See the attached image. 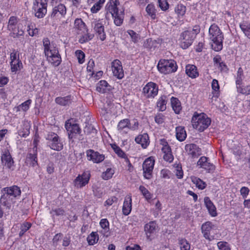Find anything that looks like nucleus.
<instances>
[{"mask_svg":"<svg viewBox=\"0 0 250 250\" xmlns=\"http://www.w3.org/2000/svg\"><path fill=\"white\" fill-rule=\"evenodd\" d=\"M45 56L48 62L54 66H59L62 62V59L58 49L54 44H51L48 38H44L42 41Z\"/></svg>","mask_w":250,"mask_h":250,"instance_id":"obj_1","label":"nucleus"},{"mask_svg":"<svg viewBox=\"0 0 250 250\" xmlns=\"http://www.w3.org/2000/svg\"><path fill=\"white\" fill-rule=\"evenodd\" d=\"M209 39L213 42L212 49L215 51H219L223 48L224 36L223 33L215 24H212L209 28Z\"/></svg>","mask_w":250,"mask_h":250,"instance_id":"obj_2","label":"nucleus"},{"mask_svg":"<svg viewBox=\"0 0 250 250\" xmlns=\"http://www.w3.org/2000/svg\"><path fill=\"white\" fill-rule=\"evenodd\" d=\"M200 31L199 25H196L193 26L192 30H187L182 32L180 38L181 47L186 49L190 46Z\"/></svg>","mask_w":250,"mask_h":250,"instance_id":"obj_3","label":"nucleus"},{"mask_svg":"<svg viewBox=\"0 0 250 250\" xmlns=\"http://www.w3.org/2000/svg\"><path fill=\"white\" fill-rule=\"evenodd\" d=\"M191 122L193 127L200 132L207 129L211 123V119L204 113L194 114Z\"/></svg>","mask_w":250,"mask_h":250,"instance_id":"obj_4","label":"nucleus"},{"mask_svg":"<svg viewBox=\"0 0 250 250\" xmlns=\"http://www.w3.org/2000/svg\"><path fill=\"white\" fill-rule=\"evenodd\" d=\"M157 68L161 73L166 74L175 72L177 69V65L174 60H160Z\"/></svg>","mask_w":250,"mask_h":250,"instance_id":"obj_5","label":"nucleus"},{"mask_svg":"<svg viewBox=\"0 0 250 250\" xmlns=\"http://www.w3.org/2000/svg\"><path fill=\"white\" fill-rule=\"evenodd\" d=\"M112 4L111 2L108 3L106 6V8L110 11V13L112 17L114 18V22L117 26L121 25L124 20V14L122 11L119 12L117 8V0L113 1Z\"/></svg>","mask_w":250,"mask_h":250,"instance_id":"obj_6","label":"nucleus"},{"mask_svg":"<svg viewBox=\"0 0 250 250\" xmlns=\"http://www.w3.org/2000/svg\"><path fill=\"white\" fill-rule=\"evenodd\" d=\"M73 119H69L65 122V127L68 132V138L69 139L76 138L77 135H79V140L83 139L82 138L81 129L77 124L72 123Z\"/></svg>","mask_w":250,"mask_h":250,"instance_id":"obj_7","label":"nucleus"},{"mask_svg":"<svg viewBox=\"0 0 250 250\" xmlns=\"http://www.w3.org/2000/svg\"><path fill=\"white\" fill-rule=\"evenodd\" d=\"M46 139L48 141L47 145L52 149L60 151L63 148V144L59 136L52 132H49Z\"/></svg>","mask_w":250,"mask_h":250,"instance_id":"obj_8","label":"nucleus"},{"mask_svg":"<svg viewBox=\"0 0 250 250\" xmlns=\"http://www.w3.org/2000/svg\"><path fill=\"white\" fill-rule=\"evenodd\" d=\"M155 161L150 157L147 158L143 164L144 176L146 179H150L152 176Z\"/></svg>","mask_w":250,"mask_h":250,"instance_id":"obj_9","label":"nucleus"},{"mask_svg":"<svg viewBox=\"0 0 250 250\" xmlns=\"http://www.w3.org/2000/svg\"><path fill=\"white\" fill-rule=\"evenodd\" d=\"M47 3L42 0H36L34 3L33 9L35 13V16L38 18H42L47 12Z\"/></svg>","mask_w":250,"mask_h":250,"instance_id":"obj_10","label":"nucleus"},{"mask_svg":"<svg viewBox=\"0 0 250 250\" xmlns=\"http://www.w3.org/2000/svg\"><path fill=\"white\" fill-rule=\"evenodd\" d=\"M143 93L147 98H154L158 92V87L157 84L153 82L147 83L143 88Z\"/></svg>","mask_w":250,"mask_h":250,"instance_id":"obj_11","label":"nucleus"},{"mask_svg":"<svg viewBox=\"0 0 250 250\" xmlns=\"http://www.w3.org/2000/svg\"><path fill=\"white\" fill-rule=\"evenodd\" d=\"M90 177L89 171L83 172L82 175H79L74 180L75 186L82 188L88 183Z\"/></svg>","mask_w":250,"mask_h":250,"instance_id":"obj_12","label":"nucleus"},{"mask_svg":"<svg viewBox=\"0 0 250 250\" xmlns=\"http://www.w3.org/2000/svg\"><path fill=\"white\" fill-rule=\"evenodd\" d=\"M86 156L89 161H92L95 163H100L103 162L104 158V154H100L98 151L93 149H88L86 151Z\"/></svg>","mask_w":250,"mask_h":250,"instance_id":"obj_13","label":"nucleus"},{"mask_svg":"<svg viewBox=\"0 0 250 250\" xmlns=\"http://www.w3.org/2000/svg\"><path fill=\"white\" fill-rule=\"evenodd\" d=\"M197 165L205 169L208 172H211L215 169V166L208 162V158L205 156L201 157L197 162Z\"/></svg>","mask_w":250,"mask_h":250,"instance_id":"obj_14","label":"nucleus"},{"mask_svg":"<svg viewBox=\"0 0 250 250\" xmlns=\"http://www.w3.org/2000/svg\"><path fill=\"white\" fill-rule=\"evenodd\" d=\"M33 153L29 152L27 154L25 163L27 165L34 167L38 165L37 150L36 146L33 147Z\"/></svg>","mask_w":250,"mask_h":250,"instance_id":"obj_15","label":"nucleus"},{"mask_svg":"<svg viewBox=\"0 0 250 250\" xmlns=\"http://www.w3.org/2000/svg\"><path fill=\"white\" fill-rule=\"evenodd\" d=\"M121 62L116 60L112 63V70L113 75L119 79H121L124 77V71L122 65L120 64Z\"/></svg>","mask_w":250,"mask_h":250,"instance_id":"obj_16","label":"nucleus"},{"mask_svg":"<svg viewBox=\"0 0 250 250\" xmlns=\"http://www.w3.org/2000/svg\"><path fill=\"white\" fill-rule=\"evenodd\" d=\"M213 226L212 223L209 221L205 222L202 225V233L204 237L209 241L213 239V236L211 237L210 235V232Z\"/></svg>","mask_w":250,"mask_h":250,"instance_id":"obj_17","label":"nucleus"},{"mask_svg":"<svg viewBox=\"0 0 250 250\" xmlns=\"http://www.w3.org/2000/svg\"><path fill=\"white\" fill-rule=\"evenodd\" d=\"M1 162L3 166L10 169L13 166L14 162L8 150L5 151L1 156Z\"/></svg>","mask_w":250,"mask_h":250,"instance_id":"obj_18","label":"nucleus"},{"mask_svg":"<svg viewBox=\"0 0 250 250\" xmlns=\"http://www.w3.org/2000/svg\"><path fill=\"white\" fill-rule=\"evenodd\" d=\"M157 227V224L155 221H150L145 225L144 230L146 232L147 239L151 240L150 238L151 234L155 232Z\"/></svg>","mask_w":250,"mask_h":250,"instance_id":"obj_19","label":"nucleus"},{"mask_svg":"<svg viewBox=\"0 0 250 250\" xmlns=\"http://www.w3.org/2000/svg\"><path fill=\"white\" fill-rule=\"evenodd\" d=\"M66 12V9L65 6L63 4H60L53 8L51 17L59 18L60 16L63 17L65 15Z\"/></svg>","mask_w":250,"mask_h":250,"instance_id":"obj_20","label":"nucleus"},{"mask_svg":"<svg viewBox=\"0 0 250 250\" xmlns=\"http://www.w3.org/2000/svg\"><path fill=\"white\" fill-rule=\"evenodd\" d=\"M132 209V199L130 195H127L125 197L122 208L124 215H128Z\"/></svg>","mask_w":250,"mask_h":250,"instance_id":"obj_21","label":"nucleus"},{"mask_svg":"<svg viewBox=\"0 0 250 250\" xmlns=\"http://www.w3.org/2000/svg\"><path fill=\"white\" fill-rule=\"evenodd\" d=\"M1 191L6 192L10 196H13L14 198L20 196L21 193L20 188L17 186L4 188L1 190Z\"/></svg>","mask_w":250,"mask_h":250,"instance_id":"obj_22","label":"nucleus"},{"mask_svg":"<svg viewBox=\"0 0 250 250\" xmlns=\"http://www.w3.org/2000/svg\"><path fill=\"white\" fill-rule=\"evenodd\" d=\"M135 140L137 143L141 144L144 148H146L149 144V136L147 133L138 135Z\"/></svg>","mask_w":250,"mask_h":250,"instance_id":"obj_23","label":"nucleus"},{"mask_svg":"<svg viewBox=\"0 0 250 250\" xmlns=\"http://www.w3.org/2000/svg\"><path fill=\"white\" fill-rule=\"evenodd\" d=\"M199 149L198 146L194 144H187L185 146L186 151L192 157H196L199 155Z\"/></svg>","mask_w":250,"mask_h":250,"instance_id":"obj_24","label":"nucleus"},{"mask_svg":"<svg viewBox=\"0 0 250 250\" xmlns=\"http://www.w3.org/2000/svg\"><path fill=\"white\" fill-rule=\"evenodd\" d=\"M112 89L111 86L108 84L104 80L100 81L97 84L96 89L101 93H104L110 91Z\"/></svg>","mask_w":250,"mask_h":250,"instance_id":"obj_25","label":"nucleus"},{"mask_svg":"<svg viewBox=\"0 0 250 250\" xmlns=\"http://www.w3.org/2000/svg\"><path fill=\"white\" fill-rule=\"evenodd\" d=\"M204 202L209 214L212 216H216L217 214L216 212V208L215 206L213 205V203L210 200L209 198L208 197H206L204 198Z\"/></svg>","mask_w":250,"mask_h":250,"instance_id":"obj_26","label":"nucleus"},{"mask_svg":"<svg viewBox=\"0 0 250 250\" xmlns=\"http://www.w3.org/2000/svg\"><path fill=\"white\" fill-rule=\"evenodd\" d=\"M72 97L71 95L65 97H58L55 99V102L62 106L69 105L72 102Z\"/></svg>","mask_w":250,"mask_h":250,"instance_id":"obj_27","label":"nucleus"},{"mask_svg":"<svg viewBox=\"0 0 250 250\" xmlns=\"http://www.w3.org/2000/svg\"><path fill=\"white\" fill-rule=\"evenodd\" d=\"M94 30L98 34L99 38L101 41H104L105 39L106 35L104 31V26L101 23H96Z\"/></svg>","mask_w":250,"mask_h":250,"instance_id":"obj_28","label":"nucleus"},{"mask_svg":"<svg viewBox=\"0 0 250 250\" xmlns=\"http://www.w3.org/2000/svg\"><path fill=\"white\" fill-rule=\"evenodd\" d=\"M186 72L187 75L191 78H195L199 75L196 66L193 64H188L186 66Z\"/></svg>","mask_w":250,"mask_h":250,"instance_id":"obj_29","label":"nucleus"},{"mask_svg":"<svg viewBox=\"0 0 250 250\" xmlns=\"http://www.w3.org/2000/svg\"><path fill=\"white\" fill-rule=\"evenodd\" d=\"M112 147L119 157L124 158L125 162L128 164L129 166H130L131 165L125 153L118 146L116 145H113L112 146Z\"/></svg>","mask_w":250,"mask_h":250,"instance_id":"obj_30","label":"nucleus"},{"mask_svg":"<svg viewBox=\"0 0 250 250\" xmlns=\"http://www.w3.org/2000/svg\"><path fill=\"white\" fill-rule=\"evenodd\" d=\"M176 136L177 139L181 142L185 140L187 133L184 127L179 126L176 128Z\"/></svg>","mask_w":250,"mask_h":250,"instance_id":"obj_31","label":"nucleus"},{"mask_svg":"<svg viewBox=\"0 0 250 250\" xmlns=\"http://www.w3.org/2000/svg\"><path fill=\"white\" fill-rule=\"evenodd\" d=\"M11 70L12 72L16 73L18 71H20L22 68V64L21 60L19 59V53L18 54V59L16 62H10Z\"/></svg>","mask_w":250,"mask_h":250,"instance_id":"obj_32","label":"nucleus"},{"mask_svg":"<svg viewBox=\"0 0 250 250\" xmlns=\"http://www.w3.org/2000/svg\"><path fill=\"white\" fill-rule=\"evenodd\" d=\"M99 240L98 234L96 232H92L87 238V241L89 245H93Z\"/></svg>","mask_w":250,"mask_h":250,"instance_id":"obj_33","label":"nucleus"},{"mask_svg":"<svg viewBox=\"0 0 250 250\" xmlns=\"http://www.w3.org/2000/svg\"><path fill=\"white\" fill-rule=\"evenodd\" d=\"M192 182L196 185V187L200 189H204L206 187V184L199 178L193 177L191 178Z\"/></svg>","mask_w":250,"mask_h":250,"instance_id":"obj_34","label":"nucleus"},{"mask_svg":"<svg viewBox=\"0 0 250 250\" xmlns=\"http://www.w3.org/2000/svg\"><path fill=\"white\" fill-rule=\"evenodd\" d=\"M94 37L93 34H90L88 33V30H86V33L80 36L79 42L81 43H83L90 41Z\"/></svg>","mask_w":250,"mask_h":250,"instance_id":"obj_35","label":"nucleus"},{"mask_svg":"<svg viewBox=\"0 0 250 250\" xmlns=\"http://www.w3.org/2000/svg\"><path fill=\"white\" fill-rule=\"evenodd\" d=\"M158 44L156 40H153L152 39H147L144 43L145 47L151 50L152 49L153 50L157 47Z\"/></svg>","mask_w":250,"mask_h":250,"instance_id":"obj_36","label":"nucleus"},{"mask_svg":"<svg viewBox=\"0 0 250 250\" xmlns=\"http://www.w3.org/2000/svg\"><path fill=\"white\" fill-rule=\"evenodd\" d=\"M178 244L181 250H190V245L186 239H178Z\"/></svg>","mask_w":250,"mask_h":250,"instance_id":"obj_37","label":"nucleus"},{"mask_svg":"<svg viewBox=\"0 0 250 250\" xmlns=\"http://www.w3.org/2000/svg\"><path fill=\"white\" fill-rule=\"evenodd\" d=\"M167 97L165 96H162L159 99L157 102V106L160 111H163L166 109Z\"/></svg>","mask_w":250,"mask_h":250,"instance_id":"obj_38","label":"nucleus"},{"mask_svg":"<svg viewBox=\"0 0 250 250\" xmlns=\"http://www.w3.org/2000/svg\"><path fill=\"white\" fill-rule=\"evenodd\" d=\"M171 105L175 113L179 114L181 110V106L178 102V100L176 98L173 97L172 98Z\"/></svg>","mask_w":250,"mask_h":250,"instance_id":"obj_39","label":"nucleus"},{"mask_svg":"<svg viewBox=\"0 0 250 250\" xmlns=\"http://www.w3.org/2000/svg\"><path fill=\"white\" fill-rule=\"evenodd\" d=\"M130 125V123L129 120L128 119H125L119 122L117 127L118 130H122L126 128H129Z\"/></svg>","mask_w":250,"mask_h":250,"instance_id":"obj_40","label":"nucleus"},{"mask_svg":"<svg viewBox=\"0 0 250 250\" xmlns=\"http://www.w3.org/2000/svg\"><path fill=\"white\" fill-rule=\"evenodd\" d=\"M11 200L10 196L6 192H4L3 195H1L0 202V203L4 206L8 207L10 204L9 201Z\"/></svg>","mask_w":250,"mask_h":250,"instance_id":"obj_41","label":"nucleus"},{"mask_svg":"<svg viewBox=\"0 0 250 250\" xmlns=\"http://www.w3.org/2000/svg\"><path fill=\"white\" fill-rule=\"evenodd\" d=\"M105 0H99L91 8V12L92 13H97L102 8Z\"/></svg>","mask_w":250,"mask_h":250,"instance_id":"obj_42","label":"nucleus"},{"mask_svg":"<svg viewBox=\"0 0 250 250\" xmlns=\"http://www.w3.org/2000/svg\"><path fill=\"white\" fill-rule=\"evenodd\" d=\"M18 20L17 18L16 17H11L9 20L8 24V29L10 31L11 30H13L14 28L18 26L17 25Z\"/></svg>","mask_w":250,"mask_h":250,"instance_id":"obj_43","label":"nucleus"},{"mask_svg":"<svg viewBox=\"0 0 250 250\" xmlns=\"http://www.w3.org/2000/svg\"><path fill=\"white\" fill-rule=\"evenodd\" d=\"M147 13L151 16L152 19H154L156 17L155 9L153 4H149L146 8Z\"/></svg>","mask_w":250,"mask_h":250,"instance_id":"obj_44","label":"nucleus"},{"mask_svg":"<svg viewBox=\"0 0 250 250\" xmlns=\"http://www.w3.org/2000/svg\"><path fill=\"white\" fill-rule=\"evenodd\" d=\"M11 32L10 34L13 38L18 37L20 36H22L23 34V31L22 30H20L19 26L13 28V30H10Z\"/></svg>","mask_w":250,"mask_h":250,"instance_id":"obj_45","label":"nucleus"},{"mask_svg":"<svg viewBox=\"0 0 250 250\" xmlns=\"http://www.w3.org/2000/svg\"><path fill=\"white\" fill-rule=\"evenodd\" d=\"M243 70L241 67H239L237 73L236 84L237 85H241L243 81Z\"/></svg>","mask_w":250,"mask_h":250,"instance_id":"obj_46","label":"nucleus"},{"mask_svg":"<svg viewBox=\"0 0 250 250\" xmlns=\"http://www.w3.org/2000/svg\"><path fill=\"white\" fill-rule=\"evenodd\" d=\"M127 33L130 35L132 41L133 42L136 43L138 42L139 39H140V36L135 32L132 30H128L127 31Z\"/></svg>","mask_w":250,"mask_h":250,"instance_id":"obj_47","label":"nucleus"},{"mask_svg":"<svg viewBox=\"0 0 250 250\" xmlns=\"http://www.w3.org/2000/svg\"><path fill=\"white\" fill-rule=\"evenodd\" d=\"M74 25L76 28L81 30L85 28V24L81 19H77L74 22Z\"/></svg>","mask_w":250,"mask_h":250,"instance_id":"obj_48","label":"nucleus"},{"mask_svg":"<svg viewBox=\"0 0 250 250\" xmlns=\"http://www.w3.org/2000/svg\"><path fill=\"white\" fill-rule=\"evenodd\" d=\"M240 27L245 35L250 39V24L248 25L241 24Z\"/></svg>","mask_w":250,"mask_h":250,"instance_id":"obj_49","label":"nucleus"},{"mask_svg":"<svg viewBox=\"0 0 250 250\" xmlns=\"http://www.w3.org/2000/svg\"><path fill=\"white\" fill-rule=\"evenodd\" d=\"M114 173V170L111 168H107L106 170L102 173V178L105 180L111 178Z\"/></svg>","mask_w":250,"mask_h":250,"instance_id":"obj_50","label":"nucleus"},{"mask_svg":"<svg viewBox=\"0 0 250 250\" xmlns=\"http://www.w3.org/2000/svg\"><path fill=\"white\" fill-rule=\"evenodd\" d=\"M84 133L86 134H95L96 133V130L91 124H87L85 125L84 130Z\"/></svg>","mask_w":250,"mask_h":250,"instance_id":"obj_51","label":"nucleus"},{"mask_svg":"<svg viewBox=\"0 0 250 250\" xmlns=\"http://www.w3.org/2000/svg\"><path fill=\"white\" fill-rule=\"evenodd\" d=\"M64 213V211L61 208H57L55 209H52L50 211V214L53 217L55 215L56 216H62Z\"/></svg>","mask_w":250,"mask_h":250,"instance_id":"obj_52","label":"nucleus"},{"mask_svg":"<svg viewBox=\"0 0 250 250\" xmlns=\"http://www.w3.org/2000/svg\"><path fill=\"white\" fill-rule=\"evenodd\" d=\"M217 247L220 250H230L229 244L226 242H218Z\"/></svg>","mask_w":250,"mask_h":250,"instance_id":"obj_53","label":"nucleus"},{"mask_svg":"<svg viewBox=\"0 0 250 250\" xmlns=\"http://www.w3.org/2000/svg\"><path fill=\"white\" fill-rule=\"evenodd\" d=\"M139 189L147 200L150 199L151 198V194L145 187L140 186Z\"/></svg>","mask_w":250,"mask_h":250,"instance_id":"obj_54","label":"nucleus"},{"mask_svg":"<svg viewBox=\"0 0 250 250\" xmlns=\"http://www.w3.org/2000/svg\"><path fill=\"white\" fill-rule=\"evenodd\" d=\"M159 6L163 11H166L169 8V4L167 0H158Z\"/></svg>","mask_w":250,"mask_h":250,"instance_id":"obj_55","label":"nucleus"},{"mask_svg":"<svg viewBox=\"0 0 250 250\" xmlns=\"http://www.w3.org/2000/svg\"><path fill=\"white\" fill-rule=\"evenodd\" d=\"M31 100L29 99L27 100L26 101L24 102L18 106L19 110H20V108H21V109L24 111H27L29 109V105L31 104Z\"/></svg>","mask_w":250,"mask_h":250,"instance_id":"obj_56","label":"nucleus"},{"mask_svg":"<svg viewBox=\"0 0 250 250\" xmlns=\"http://www.w3.org/2000/svg\"><path fill=\"white\" fill-rule=\"evenodd\" d=\"M76 54L77 56L78 62L81 64L83 63L84 61V53L82 51L78 50L76 51Z\"/></svg>","mask_w":250,"mask_h":250,"instance_id":"obj_57","label":"nucleus"},{"mask_svg":"<svg viewBox=\"0 0 250 250\" xmlns=\"http://www.w3.org/2000/svg\"><path fill=\"white\" fill-rule=\"evenodd\" d=\"M31 227V224L28 223H25L22 226L21 230L19 233V236L21 237L24 233Z\"/></svg>","mask_w":250,"mask_h":250,"instance_id":"obj_58","label":"nucleus"},{"mask_svg":"<svg viewBox=\"0 0 250 250\" xmlns=\"http://www.w3.org/2000/svg\"><path fill=\"white\" fill-rule=\"evenodd\" d=\"M101 227L105 230L109 229V222L106 219H102L100 222Z\"/></svg>","mask_w":250,"mask_h":250,"instance_id":"obj_59","label":"nucleus"},{"mask_svg":"<svg viewBox=\"0 0 250 250\" xmlns=\"http://www.w3.org/2000/svg\"><path fill=\"white\" fill-rule=\"evenodd\" d=\"M164 116L162 113L158 114L155 117V121L158 124H161L164 122Z\"/></svg>","mask_w":250,"mask_h":250,"instance_id":"obj_60","label":"nucleus"},{"mask_svg":"<svg viewBox=\"0 0 250 250\" xmlns=\"http://www.w3.org/2000/svg\"><path fill=\"white\" fill-rule=\"evenodd\" d=\"M240 193L241 195L242 196L243 198H246L248 195L249 194V193L250 192V190L248 188L246 187H242L240 189Z\"/></svg>","mask_w":250,"mask_h":250,"instance_id":"obj_61","label":"nucleus"},{"mask_svg":"<svg viewBox=\"0 0 250 250\" xmlns=\"http://www.w3.org/2000/svg\"><path fill=\"white\" fill-rule=\"evenodd\" d=\"M163 158L165 161L169 162H171L173 160V156L171 152L165 153Z\"/></svg>","mask_w":250,"mask_h":250,"instance_id":"obj_62","label":"nucleus"},{"mask_svg":"<svg viewBox=\"0 0 250 250\" xmlns=\"http://www.w3.org/2000/svg\"><path fill=\"white\" fill-rule=\"evenodd\" d=\"M212 88L215 91H218L219 90V85L218 82L216 79H213L211 83Z\"/></svg>","mask_w":250,"mask_h":250,"instance_id":"obj_63","label":"nucleus"},{"mask_svg":"<svg viewBox=\"0 0 250 250\" xmlns=\"http://www.w3.org/2000/svg\"><path fill=\"white\" fill-rule=\"evenodd\" d=\"M118 198L115 196H112L110 198L108 199L105 202V205L111 206L114 202H117Z\"/></svg>","mask_w":250,"mask_h":250,"instance_id":"obj_64","label":"nucleus"}]
</instances>
